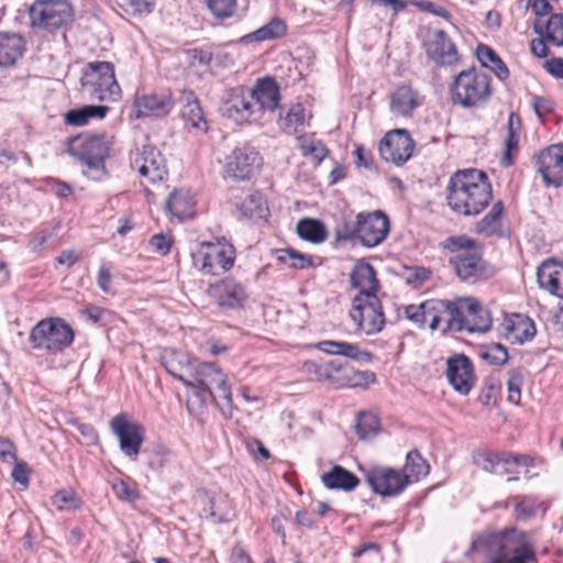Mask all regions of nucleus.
Returning <instances> with one entry per match:
<instances>
[{"instance_id":"obj_55","label":"nucleus","mask_w":563,"mask_h":563,"mask_svg":"<svg viewBox=\"0 0 563 563\" xmlns=\"http://www.w3.org/2000/svg\"><path fill=\"white\" fill-rule=\"evenodd\" d=\"M264 201L258 192L250 194L241 203L240 210L247 218H261L264 211Z\"/></svg>"},{"instance_id":"obj_15","label":"nucleus","mask_w":563,"mask_h":563,"mask_svg":"<svg viewBox=\"0 0 563 563\" xmlns=\"http://www.w3.org/2000/svg\"><path fill=\"white\" fill-rule=\"evenodd\" d=\"M445 377L455 393L467 396L476 385L473 362L465 354H452L446 360Z\"/></svg>"},{"instance_id":"obj_35","label":"nucleus","mask_w":563,"mask_h":563,"mask_svg":"<svg viewBox=\"0 0 563 563\" xmlns=\"http://www.w3.org/2000/svg\"><path fill=\"white\" fill-rule=\"evenodd\" d=\"M166 210L179 221L194 216V195L188 189H175L166 200Z\"/></svg>"},{"instance_id":"obj_64","label":"nucleus","mask_w":563,"mask_h":563,"mask_svg":"<svg viewBox=\"0 0 563 563\" xmlns=\"http://www.w3.org/2000/svg\"><path fill=\"white\" fill-rule=\"evenodd\" d=\"M229 563H254V562H253L251 554L246 550V548L241 542H236L230 551Z\"/></svg>"},{"instance_id":"obj_34","label":"nucleus","mask_w":563,"mask_h":563,"mask_svg":"<svg viewBox=\"0 0 563 563\" xmlns=\"http://www.w3.org/2000/svg\"><path fill=\"white\" fill-rule=\"evenodd\" d=\"M197 358L191 354H162L161 363L166 371L178 380L187 385Z\"/></svg>"},{"instance_id":"obj_11","label":"nucleus","mask_w":563,"mask_h":563,"mask_svg":"<svg viewBox=\"0 0 563 563\" xmlns=\"http://www.w3.org/2000/svg\"><path fill=\"white\" fill-rule=\"evenodd\" d=\"M350 316L366 334L379 332L385 324V316L377 296L356 295Z\"/></svg>"},{"instance_id":"obj_57","label":"nucleus","mask_w":563,"mask_h":563,"mask_svg":"<svg viewBox=\"0 0 563 563\" xmlns=\"http://www.w3.org/2000/svg\"><path fill=\"white\" fill-rule=\"evenodd\" d=\"M208 9L217 19H227L234 14L236 0H207Z\"/></svg>"},{"instance_id":"obj_9","label":"nucleus","mask_w":563,"mask_h":563,"mask_svg":"<svg viewBox=\"0 0 563 563\" xmlns=\"http://www.w3.org/2000/svg\"><path fill=\"white\" fill-rule=\"evenodd\" d=\"M30 341L34 349L63 351L74 341V331L63 319L47 318L34 325Z\"/></svg>"},{"instance_id":"obj_53","label":"nucleus","mask_w":563,"mask_h":563,"mask_svg":"<svg viewBox=\"0 0 563 563\" xmlns=\"http://www.w3.org/2000/svg\"><path fill=\"white\" fill-rule=\"evenodd\" d=\"M305 125V108L297 103L292 106L283 118L282 126L288 132H297Z\"/></svg>"},{"instance_id":"obj_62","label":"nucleus","mask_w":563,"mask_h":563,"mask_svg":"<svg viewBox=\"0 0 563 563\" xmlns=\"http://www.w3.org/2000/svg\"><path fill=\"white\" fill-rule=\"evenodd\" d=\"M14 463L11 476L14 482L20 483L24 487H27L30 483L31 468L25 461H12Z\"/></svg>"},{"instance_id":"obj_6","label":"nucleus","mask_w":563,"mask_h":563,"mask_svg":"<svg viewBox=\"0 0 563 563\" xmlns=\"http://www.w3.org/2000/svg\"><path fill=\"white\" fill-rule=\"evenodd\" d=\"M186 386L198 389L199 397L208 395L214 401L220 400L230 410L232 409L233 398L227 375L214 363L197 361ZM231 415L230 411L229 416Z\"/></svg>"},{"instance_id":"obj_29","label":"nucleus","mask_w":563,"mask_h":563,"mask_svg":"<svg viewBox=\"0 0 563 563\" xmlns=\"http://www.w3.org/2000/svg\"><path fill=\"white\" fill-rule=\"evenodd\" d=\"M350 282L352 287L358 290L357 295L377 296L379 283L369 263L358 261L350 274Z\"/></svg>"},{"instance_id":"obj_37","label":"nucleus","mask_w":563,"mask_h":563,"mask_svg":"<svg viewBox=\"0 0 563 563\" xmlns=\"http://www.w3.org/2000/svg\"><path fill=\"white\" fill-rule=\"evenodd\" d=\"M180 102L183 103L181 117L192 128L206 131L207 121L205 119L198 98L191 90L181 92Z\"/></svg>"},{"instance_id":"obj_38","label":"nucleus","mask_w":563,"mask_h":563,"mask_svg":"<svg viewBox=\"0 0 563 563\" xmlns=\"http://www.w3.org/2000/svg\"><path fill=\"white\" fill-rule=\"evenodd\" d=\"M228 115L238 122H246L253 119L258 111L254 97L250 91L231 99L227 108Z\"/></svg>"},{"instance_id":"obj_24","label":"nucleus","mask_w":563,"mask_h":563,"mask_svg":"<svg viewBox=\"0 0 563 563\" xmlns=\"http://www.w3.org/2000/svg\"><path fill=\"white\" fill-rule=\"evenodd\" d=\"M175 104L170 92L148 93L136 97L133 101L135 118H164L170 113Z\"/></svg>"},{"instance_id":"obj_3","label":"nucleus","mask_w":563,"mask_h":563,"mask_svg":"<svg viewBox=\"0 0 563 563\" xmlns=\"http://www.w3.org/2000/svg\"><path fill=\"white\" fill-rule=\"evenodd\" d=\"M301 371L310 380L325 384L333 388H367L376 383V375L371 371L354 368L341 360L307 361Z\"/></svg>"},{"instance_id":"obj_26","label":"nucleus","mask_w":563,"mask_h":563,"mask_svg":"<svg viewBox=\"0 0 563 563\" xmlns=\"http://www.w3.org/2000/svg\"><path fill=\"white\" fill-rule=\"evenodd\" d=\"M428 56L440 66H452L459 62L455 44L443 30L435 31L426 43Z\"/></svg>"},{"instance_id":"obj_63","label":"nucleus","mask_w":563,"mask_h":563,"mask_svg":"<svg viewBox=\"0 0 563 563\" xmlns=\"http://www.w3.org/2000/svg\"><path fill=\"white\" fill-rule=\"evenodd\" d=\"M16 445L8 438L0 435V461L11 463L16 460Z\"/></svg>"},{"instance_id":"obj_42","label":"nucleus","mask_w":563,"mask_h":563,"mask_svg":"<svg viewBox=\"0 0 563 563\" xmlns=\"http://www.w3.org/2000/svg\"><path fill=\"white\" fill-rule=\"evenodd\" d=\"M296 231L300 239L318 244L328 236V230L322 221L318 219L305 218L297 222Z\"/></svg>"},{"instance_id":"obj_10","label":"nucleus","mask_w":563,"mask_h":563,"mask_svg":"<svg viewBox=\"0 0 563 563\" xmlns=\"http://www.w3.org/2000/svg\"><path fill=\"white\" fill-rule=\"evenodd\" d=\"M32 25L54 31L73 21V7L67 0H36L29 10Z\"/></svg>"},{"instance_id":"obj_20","label":"nucleus","mask_w":563,"mask_h":563,"mask_svg":"<svg viewBox=\"0 0 563 563\" xmlns=\"http://www.w3.org/2000/svg\"><path fill=\"white\" fill-rule=\"evenodd\" d=\"M460 331L485 333L490 330L493 318L487 308L474 297L459 298Z\"/></svg>"},{"instance_id":"obj_12","label":"nucleus","mask_w":563,"mask_h":563,"mask_svg":"<svg viewBox=\"0 0 563 563\" xmlns=\"http://www.w3.org/2000/svg\"><path fill=\"white\" fill-rule=\"evenodd\" d=\"M109 147L103 135L77 136L69 141L68 153L89 169H103Z\"/></svg>"},{"instance_id":"obj_48","label":"nucleus","mask_w":563,"mask_h":563,"mask_svg":"<svg viewBox=\"0 0 563 563\" xmlns=\"http://www.w3.org/2000/svg\"><path fill=\"white\" fill-rule=\"evenodd\" d=\"M277 261L295 269H305L313 265L311 256L294 249H283L277 252Z\"/></svg>"},{"instance_id":"obj_5","label":"nucleus","mask_w":563,"mask_h":563,"mask_svg":"<svg viewBox=\"0 0 563 563\" xmlns=\"http://www.w3.org/2000/svg\"><path fill=\"white\" fill-rule=\"evenodd\" d=\"M192 266L205 276H220L235 262V249L227 240L198 243L190 252Z\"/></svg>"},{"instance_id":"obj_33","label":"nucleus","mask_w":563,"mask_h":563,"mask_svg":"<svg viewBox=\"0 0 563 563\" xmlns=\"http://www.w3.org/2000/svg\"><path fill=\"white\" fill-rule=\"evenodd\" d=\"M321 482L328 489L343 492H352L360 485V478L339 464L324 472Z\"/></svg>"},{"instance_id":"obj_14","label":"nucleus","mask_w":563,"mask_h":563,"mask_svg":"<svg viewBox=\"0 0 563 563\" xmlns=\"http://www.w3.org/2000/svg\"><path fill=\"white\" fill-rule=\"evenodd\" d=\"M365 481L371 489L383 497L400 495L408 486V481L400 470L388 466H374L365 473Z\"/></svg>"},{"instance_id":"obj_39","label":"nucleus","mask_w":563,"mask_h":563,"mask_svg":"<svg viewBox=\"0 0 563 563\" xmlns=\"http://www.w3.org/2000/svg\"><path fill=\"white\" fill-rule=\"evenodd\" d=\"M287 32V25L284 20L273 18L268 23L261 26L254 32H251L240 38L243 44L251 42L272 41L283 37Z\"/></svg>"},{"instance_id":"obj_44","label":"nucleus","mask_w":563,"mask_h":563,"mask_svg":"<svg viewBox=\"0 0 563 563\" xmlns=\"http://www.w3.org/2000/svg\"><path fill=\"white\" fill-rule=\"evenodd\" d=\"M297 144L301 152V155L307 158H311L317 165H319L329 154L328 147L324 143L313 135H299L297 137Z\"/></svg>"},{"instance_id":"obj_49","label":"nucleus","mask_w":563,"mask_h":563,"mask_svg":"<svg viewBox=\"0 0 563 563\" xmlns=\"http://www.w3.org/2000/svg\"><path fill=\"white\" fill-rule=\"evenodd\" d=\"M380 429L379 419L369 412H361L356 418L355 431L360 439L373 438Z\"/></svg>"},{"instance_id":"obj_30","label":"nucleus","mask_w":563,"mask_h":563,"mask_svg":"<svg viewBox=\"0 0 563 563\" xmlns=\"http://www.w3.org/2000/svg\"><path fill=\"white\" fill-rule=\"evenodd\" d=\"M254 97L258 111H274L278 108L280 92L278 84L273 78H264L257 81V85L250 90Z\"/></svg>"},{"instance_id":"obj_17","label":"nucleus","mask_w":563,"mask_h":563,"mask_svg":"<svg viewBox=\"0 0 563 563\" xmlns=\"http://www.w3.org/2000/svg\"><path fill=\"white\" fill-rule=\"evenodd\" d=\"M477 466L489 473L509 474L512 472L511 465L532 466L533 460L527 454H517L507 451L484 450L474 456Z\"/></svg>"},{"instance_id":"obj_47","label":"nucleus","mask_w":563,"mask_h":563,"mask_svg":"<svg viewBox=\"0 0 563 563\" xmlns=\"http://www.w3.org/2000/svg\"><path fill=\"white\" fill-rule=\"evenodd\" d=\"M52 505L59 511L77 510L82 506V499L74 489H58L52 496Z\"/></svg>"},{"instance_id":"obj_60","label":"nucleus","mask_w":563,"mask_h":563,"mask_svg":"<svg viewBox=\"0 0 563 563\" xmlns=\"http://www.w3.org/2000/svg\"><path fill=\"white\" fill-rule=\"evenodd\" d=\"M309 347L317 349L323 353L332 352L331 349L333 347L336 349L335 352H358L355 345L342 341H320L313 345H309Z\"/></svg>"},{"instance_id":"obj_1","label":"nucleus","mask_w":563,"mask_h":563,"mask_svg":"<svg viewBox=\"0 0 563 563\" xmlns=\"http://www.w3.org/2000/svg\"><path fill=\"white\" fill-rule=\"evenodd\" d=\"M479 563H537V550L531 536L517 527L484 531L472 542Z\"/></svg>"},{"instance_id":"obj_56","label":"nucleus","mask_w":563,"mask_h":563,"mask_svg":"<svg viewBox=\"0 0 563 563\" xmlns=\"http://www.w3.org/2000/svg\"><path fill=\"white\" fill-rule=\"evenodd\" d=\"M523 377L520 371L512 369L509 373V378L507 383L508 396L507 400L516 406H519L521 402V386H522Z\"/></svg>"},{"instance_id":"obj_43","label":"nucleus","mask_w":563,"mask_h":563,"mask_svg":"<svg viewBox=\"0 0 563 563\" xmlns=\"http://www.w3.org/2000/svg\"><path fill=\"white\" fill-rule=\"evenodd\" d=\"M476 55L481 64L490 68L500 80L508 78L509 70L506 64L493 48L485 44H478Z\"/></svg>"},{"instance_id":"obj_25","label":"nucleus","mask_w":563,"mask_h":563,"mask_svg":"<svg viewBox=\"0 0 563 563\" xmlns=\"http://www.w3.org/2000/svg\"><path fill=\"white\" fill-rule=\"evenodd\" d=\"M500 327L504 338L511 344L531 341L537 333L533 320L521 313L505 314Z\"/></svg>"},{"instance_id":"obj_59","label":"nucleus","mask_w":563,"mask_h":563,"mask_svg":"<svg viewBox=\"0 0 563 563\" xmlns=\"http://www.w3.org/2000/svg\"><path fill=\"white\" fill-rule=\"evenodd\" d=\"M70 424L78 430L86 445H95L99 442L98 432L92 424L81 422L78 419H73Z\"/></svg>"},{"instance_id":"obj_22","label":"nucleus","mask_w":563,"mask_h":563,"mask_svg":"<svg viewBox=\"0 0 563 563\" xmlns=\"http://www.w3.org/2000/svg\"><path fill=\"white\" fill-rule=\"evenodd\" d=\"M538 173L547 186H563V144L543 148L536 158Z\"/></svg>"},{"instance_id":"obj_4","label":"nucleus","mask_w":563,"mask_h":563,"mask_svg":"<svg viewBox=\"0 0 563 563\" xmlns=\"http://www.w3.org/2000/svg\"><path fill=\"white\" fill-rule=\"evenodd\" d=\"M406 317L420 325L428 324L431 330L442 333L460 331V308L456 300L430 299L420 305H410L405 309Z\"/></svg>"},{"instance_id":"obj_46","label":"nucleus","mask_w":563,"mask_h":563,"mask_svg":"<svg viewBox=\"0 0 563 563\" xmlns=\"http://www.w3.org/2000/svg\"><path fill=\"white\" fill-rule=\"evenodd\" d=\"M504 213L503 201L495 202L489 212L476 224L478 233L486 235L497 234L500 231V220Z\"/></svg>"},{"instance_id":"obj_51","label":"nucleus","mask_w":563,"mask_h":563,"mask_svg":"<svg viewBox=\"0 0 563 563\" xmlns=\"http://www.w3.org/2000/svg\"><path fill=\"white\" fill-rule=\"evenodd\" d=\"M117 4L130 15H143L153 11L155 0H115Z\"/></svg>"},{"instance_id":"obj_50","label":"nucleus","mask_w":563,"mask_h":563,"mask_svg":"<svg viewBox=\"0 0 563 563\" xmlns=\"http://www.w3.org/2000/svg\"><path fill=\"white\" fill-rule=\"evenodd\" d=\"M111 488L115 497L122 501L132 503L140 498L137 484L129 477L113 479Z\"/></svg>"},{"instance_id":"obj_58","label":"nucleus","mask_w":563,"mask_h":563,"mask_svg":"<svg viewBox=\"0 0 563 563\" xmlns=\"http://www.w3.org/2000/svg\"><path fill=\"white\" fill-rule=\"evenodd\" d=\"M500 385L486 382L478 394L477 400L485 407H495L498 404Z\"/></svg>"},{"instance_id":"obj_54","label":"nucleus","mask_w":563,"mask_h":563,"mask_svg":"<svg viewBox=\"0 0 563 563\" xmlns=\"http://www.w3.org/2000/svg\"><path fill=\"white\" fill-rule=\"evenodd\" d=\"M442 245L452 255H463L464 251L475 250V241L465 235L450 236L443 241Z\"/></svg>"},{"instance_id":"obj_32","label":"nucleus","mask_w":563,"mask_h":563,"mask_svg":"<svg viewBox=\"0 0 563 563\" xmlns=\"http://www.w3.org/2000/svg\"><path fill=\"white\" fill-rule=\"evenodd\" d=\"M25 51L24 38L14 32H0V68L13 66Z\"/></svg>"},{"instance_id":"obj_40","label":"nucleus","mask_w":563,"mask_h":563,"mask_svg":"<svg viewBox=\"0 0 563 563\" xmlns=\"http://www.w3.org/2000/svg\"><path fill=\"white\" fill-rule=\"evenodd\" d=\"M109 112L107 106L88 104L78 109H71L64 115V121L68 125L84 126L91 119H103Z\"/></svg>"},{"instance_id":"obj_41","label":"nucleus","mask_w":563,"mask_h":563,"mask_svg":"<svg viewBox=\"0 0 563 563\" xmlns=\"http://www.w3.org/2000/svg\"><path fill=\"white\" fill-rule=\"evenodd\" d=\"M402 475L407 477L408 485L415 482H419L426 477L430 472V465L426 459L422 457L417 449L409 451L406 455V462Z\"/></svg>"},{"instance_id":"obj_19","label":"nucleus","mask_w":563,"mask_h":563,"mask_svg":"<svg viewBox=\"0 0 563 563\" xmlns=\"http://www.w3.org/2000/svg\"><path fill=\"white\" fill-rule=\"evenodd\" d=\"M413 147V140L409 132L397 129L385 134L378 150L384 161L400 166L411 157Z\"/></svg>"},{"instance_id":"obj_52","label":"nucleus","mask_w":563,"mask_h":563,"mask_svg":"<svg viewBox=\"0 0 563 563\" xmlns=\"http://www.w3.org/2000/svg\"><path fill=\"white\" fill-rule=\"evenodd\" d=\"M515 517L517 520H526L537 514L538 505L536 499L527 496H515L512 498Z\"/></svg>"},{"instance_id":"obj_36","label":"nucleus","mask_w":563,"mask_h":563,"mask_svg":"<svg viewBox=\"0 0 563 563\" xmlns=\"http://www.w3.org/2000/svg\"><path fill=\"white\" fill-rule=\"evenodd\" d=\"M419 106V95L409 86H400L391 95L390 108L396 114L409 117Z\"/></svg>"},{"instance_id":"obj_28","label":"nucleus","mask_w":563,"mask_h":563,"mask_svg":"<svg viewBox=\"0 0 563 563\" xmlns=\"http://www.w3.org/2000/svg\"><path fill=\"white\" fill-rule=\"evenodd\" d=\"M539 286L551 295L563 300V263L548 258L537 271Z\"/></svg>"},{"instance_id":"obj_7","label":"nucleus","mask_w":563,"mask_h":563,"mask_svg":"<svg viewBox=\"0 0 563 563\" xmlns=\"http://www.w3.org/2000/svg\"><path fill=\"white\" fill-rule=\"evenodd\" d=\"M82 91L100 102H114L121 97V87L110 62H91L84 69L80 79Z\"/></svg>"},{"instance_id":"obj_2","label":"nucleus","mask_w":563,"mask_h":563,"mask_svg":"<svg viewBox=\"0 0 563 563\" xmlns=\"http://www.w3.org/2000/svg\"><path fill=\"white\" fill-rule=\"evenodd\" d=\"M448 205L462 216H477L493 199L492 185L487 175L468 168L454 173L448 186Z\"/></svg>"},{"instance_id":"obj_16","label":"nucleus","mask_w":563,"mask_h":563,"mask_svg":"<svg viewBox=\"0 0 563 563\" xmlns=\"http://www.w3.org/2000/svg\"><path fill=\"white\" fill-rule=\"evenodd\" d=\"M262 158L253 147L241 146L235 147L224 161L223 174L224 178L236 181L250 179L261 165Z\"/></svg>"},{"instance_id":"obj_45","label":"nucleus","mask_w":563,"mask_h":563,"mask_svg":"<svg viewBox=\"0 0 563 563\" xmlns=\"http://www.w3.org/2000/svg\"><path fill=\"white\" fill-rule=\"evenodd\" d=\"M534 30L542 37L547 40V42L555 45L563 46V15L562 14H552L547 21L544 27L539 25H534Z\"/></svg>"},{"instance_id":"obj_18","label":"nucleus","mask_w":563,"mask_h":563,"mask_svg":"<svg viewBox=\"0 0 563 563\" xmlns=\"http://www.w3.org/2000/svg\"><path fill=\"white\" fill-rule=\"evenodd\" d=\"M356 219L358 221V241L362 245L374 247L385 241L390 223L383 211L360 212Z\"/></svg>"},{"instance_id":"obj_8","label":"nucleus","mask_w":563,"mask_h":563,"mask_svg":"<svg viewBox=\"0 0 563 563\" xmlns=\"http://www.w3.org/2000/svg\"><path fill=\"white\" fill-rule=\"evenodd\" d=\"M490 93L489 77L474 68L461 71L451 88L452 100L464 108L486 102Z\"/></svg>"},{"instance_id":"obj_13","label":"nucleus","mask_w":563,"mask_h":563,"mask_svg":"<svg viewBox=\"0 0 563 563\" xmlns=\"http://www.w3.org/2000/svg\"><path fill=\"white\" fill-rule=\"evenodd\" d=\"M112 432L117 435L121 451L131 459H136L145 440L144 427L132 421L128 413L114 416L110 422Z\"/></svg>"},{"instance_id":"obj_31","label":"nucleus","mask_w":563,"mask_h":563,"mask_svg":"<svg viewBox=\"0 0 563 563\" xmlns=\"http://www.w3.org/2000/svg\"><path fill=\"white\" fill-rule=\"evenodd\" d=\"M521 132V119L516 112H511L507 121V133L504 140V151L500 165L509 167L514 164L519 152V139Z\"/></svg>"},{"instance_id":"obj_61","label":"nucleus","mask_w":563,"mask_h":563,"mask_svg":"<svg viewBox=\"0 0 563 563\" xmlns=\"http://www.w3.org/2000/svg\"><path fill=\"white\" fill-rule=\"evenodd\" d=\"M410 4L415 5L421 11L432 13L433 15L441 16L445 20L451 18V13L441 5H437L435 3L428 0H411Z\"/></svg>"},{"instance_id":"obj_21","label":"nucleus","mask_w":563,"mask_h":563,"mask_svg":"<svg viewBox=\"0 0 563 563\" xmlns=\"http://www.w3.org/2000/svg\"><path fill=\"white\" fill-rule=\"evenodd\" d=\"M131 167L150 183L162 181L167 176L165 159L161 152L151 145H145L131 157Z\"/></svg>"},{"instance_id":"obj_27","label":"nucleus","mask_w":563,"mask_h":563,"mask_svg":"<svg viewBox=\"0 0 563 563\" xmlns=\"http://www.w3.org/2000/svg\"><path fill=\"white\" fill-rule=\"evenodd\" d=\"M209 294L220 307L225 309L241 308L247 299L244 286L230 278L211 285Z\"/></svg>"},{"instance_id":"obj_23","label":"nucleus","mask_w":563,"mask_h":563,"mask_svg":"<svg viewBox=\"0 0 563 563\" xmlns=\"http://www.w3.org/2000/svg\"><path fill=\"white\" fill-rule=\"evenodd\" d=\"M459 278L466 283H476L489 275L486 262L477 250L464 251L463 255H452L449 260Z\"/></svg>"}]
</instances>
